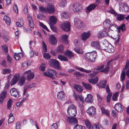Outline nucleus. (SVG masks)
Returning a JSON list of instances; mask_svg holds the SVG:
<instances>
[{"label": "nucleus", "instance_id": "10", "mask_svg": "<svg viewBox=\"0 0 129 129\" xmlns=\"http://www.w3.org/2000/svg\"><path fill=\"white\" fill-rule=\"evenodd\" d=\"M48 72H43V75L44 76L48 77H51L52 76H54L56 75V72L51 69H48Z\"/></svg>", "mask_w": 129, "mask_h": 129}, {"label": "nucleus", "instance_id": "21", "mask_svg": "<svg viewBox=\"0 0 129 129\" xmlns=\"http://www.w3.org/2000/svg\"><path fill=\"white\" fill-rule=\"evenodd\" d=\"M50 65L55 68H56V59H51L49 62Z\"/></svg>", "mask_w": 129, "mask_h": 129}, {"label": "nucleus", "instance_id": "47", "mask_svg": "<svg viewBox=\"0 0 129 129\" xmlns=\"http://www.w3.org/2000/svg\"><path fill=\"white\" fill-rule=\"evenodd\" d=\"M118 96V92H117L113 95L112 97V100L113 101H115L117 100V97Z\"/></svg>", "mask_w": 129, "mask_h": 129}, {"label": "nucleus", "instance_id": "31", "mask_svg": "<svg viewBox=\"0 0 129 129\" xmlns=\"http://www.w3.org/2000/svg\"><path fill=\"white\" fill-rule=\"evenodd\" d=\"M25 76L23 75L22 77L21 78L18 82L19 84L21 86H22L25 83Z\"/></svg>", "mask_w": 129, "mask_h": 129}, {"label": "nucleus", "instance_id": "62", "mask_svg": "<svg viewBox=\"0 0 129 129\" xmlns=\"http://www.w3.org/2000/svg\"><path fill=\"white\" fill-rule=\"evenodd\" d=\"M51 29L54 32H55L56 31V28L54 26V25H50Z\"/></svg>", "mask_w": 129, "mask_h": 129}, {"label": "nucleus", "instance_id": "35", "mask_svg": "<svg viewBox=\"0 0 129 129\" xmlns=\"http://www.w3.org/2000/svg\"><path fill=\"white\" fill-rule=\"evenodd\" d=\"M58 98L59 99L62 100V99L64 96V93L62 91H61L59 92L57 95Z\"/></svg>", "mask_w": 129, "mask_h": 129}, {"label": "nucleus", "instance_id": "12", "mask_svg": "<svg viewBox=\"0 0 129 129\" xmlns=\"http://www.w3.org/2000/svg\"><path fill=\"white\" fill-rule=\"evenodd\" d=\"M97 6L96 4H91L86 8V12L87 14L89 13L90 11L94 9Z\"/></svg>", "mask_w": 129, "mask_h": 129}, {"label": "nucleus", "instance_id": "17", "mask_svg": "<svg viewBox=\"0 0 129 129\" xmlns=\"http://www.w3.org/2000/svg\"><path fill=\"white\" fill-rule=\"evenodd\" d=\"M73 87L75 90L79 93H81L83 91V87L80 85L75 84L74 85Z\"/></svg>", "mask_w": 129, "mask_h": 129}, {"label": "nucleus", "instance_id": "9", "mask_svg": "<svg viewBox=\"0 0 129 129\" xmlns=\"http://www.w3.org/2000/svg\"><path fill=\"white\" fill-rule=\"evenodd\" d=\"M72 9L74 12H77L81 9V7L79 4L77 3H74L72 5Z\"/></svg>", "mask_w": 129, "mask_h": 129}, {"label": "nucleus", "instance_id": "55", "mask_svg": "<svg viewBox=\"0 0 129 129\" xmlns=\"http://www.w3.org/2000/svg\"><path fill=\"white\" fill-rule=\"evenodd\" d=\"M43 57L46 59H48L51 58V56L48 53H45L44 54Z\"/></svg>", "mask_w": 129, "mask_h": 129}, {"label": "nucleus", "instance_id": "25", "mask_svg": "<svg viewBox=\"0 0 129 129\" xmlns=\"http://www.w3.org/2000/svg\"><path fill=\"white\" fill-rule=\"evenodd\" d=\"M64 54L65 55H67L68 58H69L71 59L74 56L73 53L68 50H67L66 51Z\"/></svg>", "mask_w": 129, "mask_h": 129}, {"label": "nucleus", "instance_id": "59", "mask_svg": "<svg viewBox=\"0 0 129 129\" xmlns=\"http://www.w3.org/2000/svg\"><path fill=\"white\" fill-rule=\"evenodd\" d=\"M98 73V72L97 71L93 73H90L89 74V76L91 78H93Z\"/></svg>", "mask_w": 129, "mask_h": 129}, {"label": "nucleus", "instance_id": "16", "mask_svg": "<svg viewBox=\"0 0 129 129\" xmlns=\"http://www.w3.org/2000/svg\"><path fill=\"white\" fill-rule=\"evenodd\" d=\"M49 21L50 25L55 24L56 22V17L53 16H49Z\"/></svg>", "mask_w": 129, "mask_h": 129}, {"label": "nucleus", "instance_id": "54", "mask_svg": "<svg viewBox=\"0 0 129 129\" xmlns=\"http://www.w3.org/2000/svg\"><path fill=\"white\" fill-rule=\"evenodd\" d=\"M20 76V74H19L17 73L15 75L13 78L18 81L19 79Z\"/></svg>", "mask_w": 129, "mask_h": 129}, {"label": "nucleus", "instance_id": "41", "mask_svg": "<svg viewBox=\"0 0 129 129\" xmlns=\"http://www.w3.org/2000/svg\"><path fill=\"white\" fill-rule=\"evenodd\" d=\"M2 50L4 51L7 54L8 52V46L6 45H4L2 46Z\"/></svg>", "mask_w": 129, "mask_h": 129}, {"label": "nucleus", "instance_id": "27", "mask_svg": "<svg viewBox=\"0 0 129 129\" xmlns=\"http://www.w3.org/2000/svg\"><path fill=\"white\" fill-rule=\"evenodd\" d=\"M68 36L66 35H63L62 36V40L63 41L64 44L67 45L69 44V42L68 41Z\"/></svg>", "mask_w": 129, "mask_h": 129}, {"label": "nucleus", "instance_id": "30", "mask_svg": "<svg viewBox=\"0 0 129 129\" xmlns=\"http://www.w3.org/2000/svg\"><path fill=\"white\" fill-rule=\"evenodd\" d=\"M67 2L66 0H61L59 3V5L61 7L64 8L67 5Z\"/></svg>", "mask_w": 129, "mask_h": 129}, {"label": "nucleus", "instance_id": "6", "mask_svg": "<svg viewBox=\"0 0 129 129\" xmlns=\"http://www.w3.org/2000/svg\"><path fill=\"white\" fill-rule=\"evenodd\" d=\"M86 112L90 115H94L96 114V109L93 106H91L87 110Z\"/></svg>", "mask_w": 129, "mask_h": 129}, {"label": "nucleus", "instance_id": "20", "mask_svg": "<svg viewBox=\"0 0 129 129\" xmlns=\"http://www.w3.org/2000/svg\"><path fill=\"white\" fill-rule=\"evenodd\" d=\"M103 49L105 50L106 52L110 53L113 52L114 50V47L111 45H108L107 47L106 48Z\"/></svg>", "mask_w": 129, "mask_h": 129}, {"label": "nucleus", "instance_id": "11", "mask_svg": "<svg viewBox=\"0 0 129 129\" xmlns=\"http://www.w3.org/2000/svg\"><path fill=\"white\" fill-rule=\"evenodd\" d=\"M83 22L77 18H75L74 21V24L77 28H80L82 26Z\"/></svg>", "mask_w": 129, "mask_h": 129}, {"label": "nucleus", "instance_id": "19", "mask_svg": "<svg viewBox=\"0 0 129 129\" xmlns=\"http://www.w3.org/2000/svg\"><path fill=\"white\" fill-rule=\"evenodd\" d=\"M93 97L91 94H88L85 99V101L86 102L92 103L93 102Z\"/></svg>", "mask_w": 129, "mask_h": 129}, {"label": "nucleus", "instance_id": "63", "mask_svg": "<svg viewBox=\"0 0 129 129\" xmlns=\"http://www.w3.org/2000/svg\"><path fill=\"white\" fill-rule=\"evenodd\" d=\"M21 127V125L20 124V122H17L16 124V129H20Z\"/></svg>", "mask_w": 129, "mask_h": 129}, {"label": "nucleus", "instance_id": "5", "mask_svg": "<svg viewBox=\"0 0 129 129\" xmlns=\"http://www.w3.org/2000/svg\"><path fill=\"white\" fill-rule=\"evenodd\" d=\"M46 13L53 14L55 11L54 6L52 4H50L46 8Z\"/></svg>", "mask_w": 129, "mask_h": 129}, {"label": "nucleus", "instance_id": "26", "mask_svg": "<svg viewBox=\"0 0 129 129\" xmlns=\"http://www.w3.org/2000/svg\"><path fill=\"white\" fill-rule=\"evenodd\" d=\"M81 83L83 86L86 89L91 90L92 89V86L89 83H86L82 82Z\"/></svg>", "mask_w": 129, "mask_h": 129}, {"label": "nucleus", "instance_id": "1", "mask_svg": "<svg viewBox=\"0 0 129 129\" xmlns=\"http://www.w3.org/2000/svg\"><path fill=\"white\" fill-rule=\"evenodd\" d=\"M97 56L96 51H95L85 53L84 55L85 59L91 62H94Z\"/></svg>", "mask_w": 129, "mask_h": 129}, {"label": "nucleus", "instance_id": "45", "mask_svg": "<svg viewBox=\"0 0 129 129\" xmlns=\"http://www.w3.org/2000/svg\"><path fill=\"white\" fill-rule=\"evenodd\" d=\"M74 51L78 54H82L83 53V51L80 48H74Z\"/></svg>", "mask_w": 129, "mask_h": 129}, {"label": "nucleus", "instance_id": "7", "mask_svg": "<svg viewBox=\"0 0 129 129\" xmlns=\"http://www.w3.org/2000/svg\"><path fill=\"white\" fill-rule=\"evenodd\" d=\"M27 75V79L28 81H30L31 79H33L34 77V74L32 73L30 70L27 71L23 73L24 75Z\"/></svg>", "mask_w": 129, "mask_h": 129}, {"label": "nucleus", "instance_id": "46", "mask_svg": "<svg viewBox=\"0 0 129 129\" xmlns=\"http://www.w3.org/2000/svg\"><path fill=\"white\" fill-rule=\"evenodd\" d=\"M103 126L95 124L93 125L92 126V129H102Z\"/></svg>", "mask_w": 129, "mask_h": 129}, {"label": "nucleus", "instance_id": "28", "mask_svg": "<svg viewBox=\"0 0 129 129\" xmlns=\"http://www.w3.org/2000/svg\"><path fill=\"white\" fill-rule=\"evenodd\" d=\"M100 109L102 112V113L103 114L109 116L110 115V112L108 110H106L103 107L101 108Z\"/></svg>", "mask_w": 129, "mask_h": 129}, {"label": "nucleus", "instance_id": "22", "mask_svg": "<svg viewBox=\"0 0 129 129\" xmlns=\"http://www.w3.org/2000/svg\"><path fill=\"white\" fill-rule=\"evenodd\" d=\"M7 92L6 91H4L2 92L0 96V103H2L4 102L3 100L5 98Z\"/></svg>", "mask_w": 129, "mask_h": 129}, {"label": "nucleus", "instance_id": "38", "mask_svg": "<svg viewBox=\"0 0 129 129\" xmlns=\"http://www.w3.org/2000/svg\"><path fill=\"white\" fill-rule=\"evenodd\" d=\"M85 125L89 129L91 128L92 127V125L90 121L88 120H85Z\"/></svg>", "mask_w": 129, "mask_h": 129}, {"label": "nucleus", "instance_id": "61", "mask_svg": "<svg viewBox=\"0 0 129 129\" xmlns=\"http://www.w3.org/2000/svg\"><path fill=\"white\" fill-rule=\"evenodd\" d=\"M3 71V74H5L7 73H9L11 72L10 69H4Z\"/></svg>", "mask_w": 129, "mask_h": 129}, {"label": "nucleus", "instance_id": "2", "mask_svg": "<svg viewBox=\"0 0 129 129\" xmlns=\"http://www.w3.org/2000/svg\"><path fill=\"white\" fill-rule=\"evenodd\" d=\"M67 111L68 114L71 116H75L77 114L76 106L73 104L70 105L67 109Z\"/></svg>", "mask_w": 129, "mask_h": 129}, {"label": "nucleus", "instance_id": "43", "mask_svg": "<svg viewBox=\"0 0 129 129\" xmlns=\"http://www.w3.org/2000/svg\"><path fill=\"white\" fill-rule=\"evenodd\" d=\"M39 11L42 13H46V8H45L42 6H40L39 8Z\"/></svg>", "mask_w": 129, "mask_h": 129}, {"label": "nucleus", "instance_id": "36", "mask_svg": "<svg viewBox=\"0 0 129 129\" xmlns=\"http://www.w3.org/2000/svg\"><path fill=\"white\" fill-rule=\"evenodd\" d=\"M125 15L118 14L117 16V19L119 21L123 20L125 18Z\"/></svg>", "mask_w": 129, "mask_h": 129}, {"label": "nucleus", "instance_id": "18", "mask_svg": "<svg viewBox=\"0 0 129 129\" xmlns=\"http://www.w3.org/2000/svg\"><path fill=\"white\" fill-rule=\"evenodd\" d=\"M107 83V80H104L101 81L99 83L97 84V86L99 88H105Z\"/></svg>", "mask_w": 129, "mask_h": 129}, {"label": "nucleus", "instance_id": "40", "mask_svg": "<svg viewBox=\"0 0 129 129\" xmlns=\"http://www.w3.org/2000/svg\"><path fill=\"white\" fill-rule=\"evenodd\" d=\"M78 70L80 71H81L86 73H88L91 72V70H85L83 68H82L77 67L76 68Z\"/></svg>", "mask_w": 129, "mask_h": 129}, {"label": "nucleus", "instance_id": "29", "mask_svg": "<svg viewBox=\"0 0 129 129\" xmlns=\"http://www.w3.org/2000/svg\"><path fill=\"white\" fill-rule=\"evenodd\" d=\"M88 80L90 83L95 84L98 83L99 79L98 77L96 76L94 79H93L92 78L91 79H88Z\"/></svg>", "mask_w": 129, "mask_h": 129}, {"label": "nucleus", "instance_id": "24", "mask_svg": "<svg viewBox=\"0 0 129 129\" xmlns=\"http://www.w3.org/2000/svg\"><path fill=\"white\" fill-rule=\"evenodd\" d=\"M49 41L51 44L53 45H54L56 42V38L53 35H51L50 36Z\"/></svg>", "mask_w": 129, "mask_h": 129}, {"label": "nucleus", "instance_id": "37", "mask_svg": "<svg viewBox=\"0 0 129 129\" xmlns=\"http://www.w3.org/2000/svg\"><path fill=\"white\" fill-rule=\"evenodd\" d=\"M63 51V45H60L57 48V51L59 53H61Z\"/></svg>", "mask_w": 129, "mask_h": 129}, {"label": "nucleus", "instance_id": "13", "mask_svg": "<svg viewBox=\"0 0 129 129\" xmlns=\"http://www.w3.org/2000/svg\"><path fill=\"white\" fill-rule=\"evenodd\" d=\"M90 31L84 32L81 35V39L83 41L86 40L90 36Z\"/></svg>", "mask_w": 129, "mask_h": 129}, {"label": "nucleus", "instance_id": "8", "mask_svg": "<svg viewBox=\"0 0 129 129\" xmlns=\"http://www.w3.org/2000/svg\"><path fill=\"white\" fill-rule=\"evenodd\" d=\"M11 95L15 98H18L20 95L18 90L15 88L11 89L10 90Z\"/></svg>", "mask_w": 129, "mask_h": 129}, {"label": "nucleus", "instance_id": "49", "mask_svg": "<svg viewBox=\"0 0 129 129\" xmlns=\"http://www.w3.org/2000/svg\"><path fill=\"white\" fill-rule=\"evenodd\" d=\"M125 72L124 71L122 72L121 75V78L122 81H124L125 78Z\"/></svg>", "mask_w": 129, "mask_h": 129}, {"label": "nucleus", "instance_id": "56", "mask_svg": "<svg viewBox=\"0 0 129 129\" xmlns=\"http://www.w3.org/2000/svg\"><path fill=\"white\" fill-rule=\"evenodd\" d=\"M46 68L45 65L44 64H42L39 68L40 70L42 72H44L45 71Z\"/></svg>", "mask_w": 129, "mask_h": 129}, {"label": "nucleus", "instance_id": "51", "mask_svg": "<svg viewBox=\"0 0 129 129\" xmlns=\"http://www.w3.org/2000/svg\"><path fill=\"white\" fill-rule=\"evenodd\" d=\"M108 12L111 14H114L115 16H116L117 15V13L112 8H110V10Z\"/></svg>", "mask_w": 129, "mask_h": 129}, {"label": "nucleus", "instance_id": "4", "mask_svg": "<svg viewBox=\"0 0 129 129\" xmlns=\"http://www.w3.org/2000/svg\"><path fill=\"white\" fill-rule=\"evenodd\" d=\"M66 120L69 124L72 125H74L78 123L77 119L74 117L68 116L67 117Z\"/></svg>", "mask_w": 129, "mask_h": 129}, {"label": "nucleus", "instance_id": "3", "mask_svg": "<svg viewBox=\"0 0 129 129\" xmlns=\"http://www.w3.org/2000/svg\"><path fill=\"white\" fill-rule=\"evenodd\" d=\"M62 30L65 31H69L70 30V25L69 22L66 21L62 23L60 26Z\"/></svg>", "mask_w": 129, "mask_h": 129}, {"label": "nucleus", "instance_id": "15", "mask_svg": "<svg viewBox=\"0 0 129 129\" xmlns=\"http://www.w3.org/2000/svg\"><path fill=\"white\" fill-rule=\"evenodd\" d=\"M114 108L116 111L119 112H121L123 110V107H122L121 104L119 103H117L115 104Z\"/></svg>", "mask_w": 129, "mask_h": 129}, {"label": "nucleus", "instance_id": "64", "mask_svg": "<svg viewBox=\"0 0 129 129\" xmlns=\"http://www.w3.org/2000/svg\"><path fill=\"white\" fill-rule=\"evenodd\" d=\"M74 74L76 77H80L82 76V74L79 72L77 71L74 73Z\"/></svg>", "mask_w": 129, "mask_h": 129}, {"label": "nucleus", "instance_id": "58", "mask_svg": "<svg viewBox=\"0 0 129 129\" xmlns=\"http://www.w3.org/2000/svg\"><path fill=\"white\" fill-rule=\"evenodd\" d=\"M42 44L43 45V49L44 51L45 52H47V46L45 43L44 41H43L42 42Z\"/></svg>", "mask_w": 129, "mask_h": 129}, {"label": "nucleus", "instance_id": "50", "mask_svg": "<svg viewBox=\"0 0 129 129\" xmlns=\"http://www.w3.org/2000/svg\"><path fill=\"white\" fill-rule=\"evenodd\" d=\"M12 100L11 99H10L7 102V107L8 109H10L12 106L11 104L12 103Z\"/></svg>", "mask_w": 129, "mask_h": 129}, {"label": "nucleus", "instance_id": "53", "mask_svg": "<svg viewBox=\"0 0 129 129\" xmlns=\"http://www.w3.org/2000/svg\"><path fill=\"white\" fill-rule=\"evenodd\" d=\"M13 9L14 11L16 13L18 14V8L17 5L15 4H14V5L13 6Z\"/></svg>", "mask_w": 129, "mask_h": 129}, {"label": "nucleus", "instance_id": "42", "mask_svg": "<svg viewBox=\"0 0 129 129\" xmlns=\"http://www.w3.org/2000/svg\"><path fill=\"white\" fill-rule=\"evenodd\" d=\"M118 29H121L122 31H124L126 29L125 25L124 24H122L118 27Z\"/></svg>", "mask_w": 129, "mask_h": 129}, {"label": "nucleus", "instance_id": "44", "mask_svg": "<svg viewBox=\"0 0 129 129\" xmlns=\"http://www.w3.org/2000/svg\"><path fill=\"white\" fill-rule=\"evenodd\" d=\"M61 16L62 18L63 19L67 18L69 17L67 13L65 12L61 13Z\"/></svg>", "mask_w": 129, "mask_h": 129}, {"label": "nucleus", "instance_id": "52", "mask_svg": "<svg viewBox=\"0 0 129 129\" xmlns=\"http://www.w3.org/2000/svg\"><path fill=\"white\" fill-rule=\"evenodd\" d=\"M110 68V67L106 66L104 69L100 71L101 72H105L108 73L109 72L108 70Z\"/></svg>", "mask_w": 129, "mask_h": 129}, {"label": "nucleus", "instance_id": "23", "mask_svg": "<svg viewBox=\"0 0 129 129\" xmlns=\"http://www.w3.org/2000/svg\"><path fill=\"white\" fill-rule=\"evenodd\" d=\"M91 46L98 49H100V45L99 43V42L98 41H93L91 43Z\"/></svg>", "mask_w": 129, "mask_h": 129}, {"label": "nucleus", "instance_id": "60", "mask_svg": "<svg viewBox=\"0 0 129 129\" xmlns=\"http://www.w3.org/2000/svg\"><path fill=\"white\" fill-rule=\"evenodd\" d=\"M18 81L17 80L13 79V78L12 79L11 82V84L12 86L13 85L16 84Z\"/></svg>", "mask_w": 129, "mask_h": 129}, {"label": "nucleus", "instance_id": "48", "mask_svg": "<svg viewBox=\"0 0 129 129\" xmlns=\"http://www.w3.org/2000/svg\"><path fill=\"white\" fill-rule=\"evenodd\" d=\"M74 129H86L85 126L79 125H76L74 127Z\"/></svg>", "mask_w": 129, "mask_h": 129}, {"label": "nucleus", "instance_id": "57", "mask_svg": "<svg viewBox=\"0 0 129 129\" xmlns=\"http://www.w3.org/2000/svg\"><path fill=\"white\" fill-rule=\"evenodd\" d=\"M104 66L103 64H102L101 66H98L96 67L95 68V70L97 71V70H101L103 68H104Z\"/></svg>", "mask_w": 129, "mask_h": 129}, {"label": "nucleus", "instance_id": "33", "mask_svg": "<svg viewBox=\"0 0 129 129\" xmlns=\"http://www.w3.org/2000/svg\"><path fill=\"white\" fill-rule=\"evenodd\" d=\"M4 20L5 21L7 24L9 25L11 24V19L8 16L5 15L4 17Z\"/></svg>", "mask_w": 129, "mask_h": 129}, {"label": "nucleus", "instance_id": "34", "mask_svg": "<svg viewBox=\"0 0 129 129\" xmlns=\"http://www.w3.org/2000/svg\"><path fill=\"white\" fill-rule=\"evenodd\" d=\"M58 58L60 60L65 61H67L68 60L67 57L61 54L58 55Z\"/></svg>", "mask_w": 129, "mask_h": 129}, {"label": "nucleus", "instance_id": "14", "mask_svg": "<svg viewBox=\"0 0 129 129\" xmlns=\"http://www.w3.org/2000/svg\"><path fill=\"white\" fill-rule=\"evenodd\" d=\"M27 19L29 22V25L30 27L32 28H34V25L32 17L29 14L27 15Z\"/></svg>", "mask_w": 129, "mask_h": 129}, {"label": "nucleus", "instance_id": "39", "mask_svg": "<svg viewBox=\"0 0 129 129\" xmlns=\"http://www.w3.org/2000/svg\"><path fill=\"white\" fill-rule=\"evenodd\" d=\"M15 54L14 55V57L15 60H19L20 59V55H21L22 54L21 53H14Z\"/></svg>", "mask_w": 129, "mask_h": 129}, {"label": "nucleus", "instance_id": "32", "mask_svg": "<svg viewBox=\"0 0 129 129\" xmlns=\"http://www.w3.org/2000/svg\"><path fill=\"white\" fill-rule=\"evenodd\" d=\"M98 35L99 38H102L106 35V32L105 31L102 30L98 33Z\"/></svg>", "mask_w": 129, "mask_h": 129}]
</instances>
